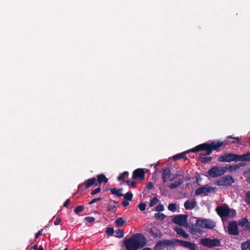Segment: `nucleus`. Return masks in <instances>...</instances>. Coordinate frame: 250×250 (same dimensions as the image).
I'll return each mask as SVG.
<instances>
[{
  "label": "nucleus",
  "instance_id": "1",
  "mask_svg": "<svg viewBox=\"0 0 250 250\" xmlns=\"http://www.w3.org/2000/svg\"><path fill=\"white\" fill-rule=\"evenodd\" d=\"M225 144L223 141H213L210 144H203L197 146L190 151L193 152L199 151L201 150H205V153H201L203 155H209L212 151V150H216L218 148L220 147Z\"/></svg>",
  "mask_w": 250,
  "mask_h": 250
},
{
  "label": "nucleus",
  "instance_id": "2",
  "mask_svg": "<svg viewBox=\"0 0 250 250\" xmlns=\"http://www.w3.org/2000/svg\"><path fill=\"white\" fill-rule=\"evenodd\" d=\"M215 210L222 219L232 218L236 215V211L234 209L229 208L226 204L217 207Z\"/></svg>",
  "mask_w": 250,
  "mask_h": 250
},
{
  "label": "nucleus",
  "instance_id": "3",
  "mask_svg": "<svg viewBox=\"0 0 250 250\" xmlns=\"http://www.w3.org/2000/svg\"><path fill=\"white\" fill-rule=\"evenodd\" d=\"M215 188L208 185H206L196 189L195 191L196 195L208 196L209 194L214 192Z\"/></svg>",
  "mask_w": 250,
  "mask_h": 250
},
{
  "label": "nucleus",
  "instance_id": "4",
  "mask_svg": "<svg viewBox=\"0 0 250 250\" xmlns=\"http://www.w3.org/2000/svg\"><path fill=\"white\" fill-rule=\"evenodd\" d=\"M225 169L224 167H213L208 170V174L211 177H218L225 173Z\"/></svg>",
  "mask_w": 250,
  "mask_h": 250
},
{
  "label": "nucleus",
  "instance_id": "5",
  "mask_svg": "<svg viewBox=\"0 0 250 250\" xmlns=\"http://www.w3.org/2000/svg\"><path fill=\"white\" fill-rule=\"evenodd\" d=\"M234 182V179L230 175H227L221 177L215 182V184L219 186H229Z\"/></svg>",
  "mask_w": 250,
  "mask_h": 250
},
{
  "label": "nucleus",
  "instance_id": "6",
  "mask_svg": "<svg viewBox=\"0 0 250 250\" xmlns=\"http://www.w3.org/2000/svg\"><path fill=\"white\" fill-rule=\"evenodd\" d=\"M196 225L201 228L208 229H212L215 227V222L208 219L197 220Z\"/></svg>",
  "mask_w": 250,
  "mask_h": 250
},
{
  "label": "nucleus",
  "instance_id": "7",
  "mask_svg": "<svg viewBox=\"0 0 250 250\" xmlns=\"http://www.w3.org/2000/svg\"><path fill=\"white\" fill-rule=\"evenodd\" d=\"M201 243L203 246L208 248L218 247L221 245L220 240L216 238H204L201 240Z\"/></svg>",
  "mask_w": 250,
  "mask_h": 250
},
{
  "label": "nucleus",
  "instance_id": "8",
  "mask_svg": "<svg viewBox=\"0 0 250 250\" xmlns=\"http://www.w3.org/2000/svg\"><path fill=\"white\" fill-rule=\"evenodd\" d=\"M138 249L143 248L146 243V238L141 234H137L131 237Z\"/></svg>",
  "mask_w": 250,
  "mask_h": 250
},
{
  "label": "nucleus",
  "instance_id": "9",
  "mask_svg": "<svg viewBox=\"0 0 250 250\" xmlns=\"http://www.w3.org/2000/svg\"><path fill=\"white\" fill-rule=\"evenodd\" d=\"M235 154L231 153H225L223 155L220 156L217 161L219 162H235Z\"/></svg>",
  "mask_w": 250,
  "mask_h": 250
},
{
  "label": "nucleus",
  "instance_id": "10",
  "mask_svg": "<svg viewBox=\"0 0 250 250\" xmlns=\"http://www.w3.org/2000/svg\"><path fill=\"white\" fill-rule=\"evenodd\" d=\"M172 245V242L169 240H163L158 242L155 245L154 250H166Z\"/></svg>",
  "mask_w": 250,
  "mask_h": 250
},
{
  "label": "nucleus",
  "instance_id": "11",
  "mask_svg": "<svg viewBox=\"0 0 250 250\" xmlns=\"http://www.w3.org/2000/svg\"><path fill=\"white\" fill-rule=\"evenodd\" d=\"M173 223L183 227H187V215H177L173 218Z\"/></svg>",
  "mask_w": 250,
  "mask_h": 250
},
{
  "label": "nucleus",
  "instance_id": "12",
  "mask_svg": "<svg viewBox=\"0 0 250 250\" xmlns=\"http://www.w3.org/2000/svg\"><path fill=\"white\" fill-rule=\"evenodd\" d=\"M178 174H175L172 177L171 172L168 168H166L163 170V181L164 183H166L168 180L173 181L175 178L178 177Z\"/></svg>",
  "mask_w": 250,
  "mask_h": 250
},
{
  "label": "nucleus",
  "instance_id": "13",
  "mask_svg": "<svg viewBox=\"0 0 250 250\" xmlns=\"http://www.w3.org/2000/svg\"><path fill=\"white\" fill-rule=\"evenodd\" d=\"M145 173L143 169L138 168L135 170L133 173L132 178L134 180L143 181L145 179Z\"/></svg>",
  "mask_w": 250,
  "mask_h": 250
},
{
  "label": "nucleus",
  "instance_id": "14",
  "mask_svg": "<svg viewBox=\"0 0 250 250\" xmlns=\"http://www.w3.org/2000/svg\"><path fill=\"white\" fill-rule=\"evenodd\" d=\"M237 223L236 221L229 222L228 226V232L232 235H237L239 234Z\"/></svg>",
  "mask_w": 250,
  "mask_h": 250
},
{
  "label": "nucleus",
  "instance_id": "15",
  "mask_svg": "<svg viewBox=\"0 0 250 250\" xmlns=\"http://www.w3.org/2000/svg\"><path fill=\"white\" fill-rule=\"evenodd\" d=\"M176 241L178 242L181 246L185 248H188L190 250H196V246L194 243L180 240H176Z\"/></svg>",
  "mask_w": 250,
  "mask_h": 250
},
{
  "label": "nucleus",
  "instance_id": "16",
  "mask_svg": "<svg viewBox=\"0 0 250 250\" xmlns=\"http://www.w3.org/2000/svg\"><path fill=\"white\" fill-rule=\"evenodd\" d=\"M239 225L244 228V229L245 231H249L250 230V221H248V220L246 218H244L241 219L239 221Z\"/></svg>",
  "mask_w": 250,
  "mask_h": 250
},
{
  "label": "nucleus",
  "instance_id": "17",
  "mask_svg": "<svg viewBox=\"0 0 250 250\" xmlns=\"http://www.w3.org/2000/svg\"><path fill=\"white\" fill-rule=\"evenodd\" d=\"M235 162L238 161H250V152L242 155H237L235 154Z\"/></svg>",
  "mask_w": 250,
  "mask_h": 250
},
{
  "label": "nucleus",
  "instance_id": "18",
  "mask_svg": "<svg viewBox=\"0 0 250 250\" xmlns=\"http://www.w3.org/2000/svg\"><path fill=\"white\" fill-rule=\"evenodd\" d=\"M126 250H137L138 249L132 237L126 240Z\"/></svg>",
  "mask_w": 250,
  "mask_h": 250
},
{
  "label": "nucleus",
  "instance_id": "19",
  "mask_svg": "<svg viewBox=\"0 0 250 250\" xmlns=\"http://www.w3.org/2000/svg\"><path fill=\"white\" fill-rule=\"evenodd\" d=\"M196 205V202L195 199L192 198L188 200L184 203V207L186 209L190 210L193 209Z\"/></svg>",
  "mask_w": 250,
  "mask_h": 250
},
{
  "label": "nucleus",
  "instance_id": "20",
  "mask_svg": "<svg viewBox=\"0 0 250 250\" xmlns=\"http://www.w3.org/2000/svg\"><path fill=\"white\" fill-rule=\"evenodd\" d=\"M150 232L154 238H161L162 236V233L160 230L156 227H153L150 229Z\"/></svg>",
  "mask_w": 250,
  "mask_h": 250
},
{
  "label": "nucleus",
  "instance_id": "21",
  "mask_svg": "<svg viewBox=\"0 0 250 250\" xmlns=\"http://www.w3.org/2000/svg\"><path fill=\"white\" fill-rule=\"evenodd\" d=\"M110 192L114 194L116 197H119L121 196H125V194L124 195L123 193H121V192L123 190V188H120L117 189L116 188H113L109 189Z\"/></svg>",
  "mask_w": 250,
  "mask_h": 250
},
{
  "label": "nucleus",
  "instance_id": "22",
  "mask_svg": "<svg viewBox=\"0 0 250 250\" xmlns=\"http://www.w3.org/2000/svg\"><path fill=\"white\" fill-rule=\"evenodd\" d=\"M85 188H88L91 187L92 186L95 185V186L98 185V183H97V180L96 178L93 177L91 179H89L85 181Z\"/></svg>",
  "mask_w": 250,
  "mask_h": 250
},
{
  "label": "nucleus",
  "instance_id": "23",
  "mask_svg": "<svg viewBox=\"0 0 250 250\" xmlns=\"http://www.w3.org/2000/svg\"><path fill=\"white\" fill-rule=\"evenodd\" d=\"M97 177V183H98V184H99L100 186L101 184H102V183H106L108 182V179L104 174L98 175Z\"/></svg>",
  "mask_w": 250,
  "mask_h": 250
},
{
  "label": "nucleus",
  "instance_id": "24",
  "mask_svg": "<svg viewBox=\"0 0 250 250\" xmlns=\"http://www.w3.org/2000/svg\"><path fill=\"white\" fill-rule=\"evenodd\" d=\"M175 231L177 233L184 238H187L188 237V235L187 233L182 228L179 227H176L174 228Z\"/></svg>",
  "mask_w": 250,
  "mask_h": 250
},
{
  "label": "nucleus",
  "instance_id": "25",
  "mask_svg": "<svg viewBox=\"0 0 250 250\" xmlns=\"http://www.w3.org/2000/svg\"><path fill=\"white\" fill-rule=\"evenodd\" d=\"M241 250H250V240H248L241 244Z\"/></svg>",
  "mask_w": 250,
  "mask_h": 250
},
{
  "label": "nucleus",
  "instance_id": "26",
  "mask_svg": "<svg viewBox=\"0 0 250 250\" xmlns=\"http://www.w3.org/2000/svg\"><path fill=\"white\" fill-rule=\"evenodd\" d=\"M183 182V180L182 179H179L177 181H176L175 182L171 183L169 186V188L170 189H174L179 186L181 185Z\"/></svg>",
  "mask_w": 250,
  "mask_h": 250
},
{
  "label": "nucleus",
  "instance_id": "27",
  "mask_svg": "<svg viewBox=\"0 0 250 250\" xmlns=\"http://www.w3.org/2000/svg\"><path fill=\"white\" fill-rule=\"evenodd\" d=\"M115 236L116 237L121 238L123 237L124 235V231L123 230H121L120 229H118L115 231Z\"/></svg>",
  "mask_w": 250,
  "mask_h": 250
},
{
  "label": "nucleus",
  "instance_id": "28",
  "mask_svg": "<svg viewBox=\"0 0 250 250\" xmlns=\"http://www.w3.org/2000/svg\"><path fill=\"white\" fill-rule=\"evenodd\" d=\"M125 223V222L122 217L119 218L115 221L116 225L118 227H121L123 226Z\"/></svg>",
  "mask_w": 250,
  "mask_h": 250
},
{
  "label": "nucleus",
  "instance_id": "29",
  "mask_svg": "<svg viewBox=\"0 0 250 250\" xmlns=\"http://www.w3.org/2000/svg\"><path fill=\"white\" fill-rule=\"evenodd\" d=\"M84 209V207L82 205L78 206L74 209V212L76 214H79Z\"/></svg>",
  "mask_w": 250,
  "mask_h": 250
},
{
  "label": "nucleus",
  "instance_id": "30",
  "mask_svg": "<svg viewBox=\"0 0 250 250\" xmlns=\"http://www.w3.org/2000/svg\"><path fill=\"white\" fill-rule=\"evenodd\" d=\"M224 168H226L225 169V173L226 172L227 170H229V171H232L234 170H237L236 165H229L228 167H225Z\"/></svg>",
  "mask_w": 250,
  "mask_h": 250
},
{
  "label": "nucleus",
  "instance_id": "31",
  "mask_svg": "<svg viewBox=\"0 0 250 250\" xmlns=\"http://www.w3.org/2000/svg\"><path fill=\"white\" fill-rule=\"evenodd\" d=\"M168 209L171 211L175 212L176 210V205L174 203H170L168 206Z\"/></svg>",
  "mask_w": 250,
  "mask_h": 250
},
{
  "label": "nucleus",
  "instance_id": "32",
  "mask_svg": "<svg viewBox=\"0 0 250 250\" xmlns=\"http://www.w3.org/2000/svg\"><path fill=\"white\" fill-rule=\"evenodd\" d=\"M105 232L107 235L112 236L115 232V231L113 228L108 227L107 228Z\"/></svg>",
  "mask_w": 250,
  "mask_h": 250
},
{
  "label": "nucleus",
  "instance_id": "33",
  "mask_svg": "<svg viewBox=\"0 0 250 250\" xmlns=\"http://www.w3.org/2000/svg\"><path fill=\"white\" fill-rule=\"evenodd\" d=\"M155 217L156 219L159 220H163L166 217V215L162 213H156L155 214Z\"/></svg>",
  "mask_w": 250,
  "mask_h": 250
},
{
  "label": "nucleus",
  "instance_id": "34",
  "mask_svg": "<svg viewBox=\"0 0 250 250\" xmlns=\"http://www.w3.org/2000/svg\"><path fill=\"white\" fill-rule=\"evenodd\" d=\"M246 181L250 185V169L245 172Z\"/></svg>",
  "mask_w": 250,
  "mask_h": 250
},
{
  "label": "nucleus",
  "instance_id": "35",
  "mask_svg": "<svg viewBox=\"0 0 250 250\" xmlns=\"http://www.w3.org/2000/svg\"><path fill=\"white\" fill-rule=\"evenodd\" d=\"M114 204H108L107 205V210L108 211H114V209L116 208V204L117 202L114 201Z\"/></svg>",
  "mask_w": 250,
  "mask_h": 250
},
{
  "label": "nucleus",
  "instance_id": "36",
  "mask_svg": "<svg viewBox=\"0 0 250 250\" xmlns=\"http://www.w3.org/2000/svg\"><path fill=\"white\" fill-rule=\"evenodd\" d=\"M186 155V153H182L178 154H177L176 155H174L173 156V159L175 161L181 158L185 157V156Z\"/></svg>",
  "mask_w": 250,
  "mask_h": 250
},
{
  "label": "nucleus",
  "instance_id": "37",
  "mask_svg": "<svg viewBox=\"0 0 250 250\" xmlns=\"http://www.w3.org/2000/svg\"><path fill=\"white\" fill-rule=\"evenodd\" d=\"M158 201H159V200L157 198L154 197V198H152L149 203V207H153L155 204H156Z\"/></svg>",
  "mask_w": 250,
  "mask_h": 250
},
{
  "label": "nucleus",
  "instance_id": "38",
  "mask_svg": "<svg viewBox=\"0 0 250 250\" xmlns=\"http://www.w3.org/2000/svg\"><path fill=\"white\" fill-rule=\"evenodd\" d=\"M246 202L250 205V191H248L246 194Z\"/></svg>",
  "mask_w": 250,
  "mask_h": 250
},
{
  "label": "nucleus",
  "instance_id": "39",
  "mask_svg": "<svg viewBox=\"0 0 250 250\" xmlns=\"http://www.w3.org/2000/svg\"><path fill=\"white\" fill-rule=\"evenodd\" d=\"M101 188L100 187H99V188L95 189L94 190H92L91 192V194L92 195H94L96 194L99 193L101 191Z\"/></svg>",
  "mask_w": 250,
  "mask_h": 250
},
{
  "label": "nucleus",
  "instance_id": "40",
  "mask_svg": "<svg viewBox=\"0 0 250 250\" xmlns=\"http://www.w3.org/2000/svg\"><path fill=\"white\" fill-rule=\"evenodd\" d=\"M102 200V198L101 197H99V198H94L92 200H91L89 203V205H91V204H93L95 203H96L98 201H100Z\"/></svg>",
  "mask_w": 250,
  "mask_h": 250
},
{
  "label": "nucleus",
  "instance_id": "41",
  "mask_svg": "<svg viewBox=\"0 0 250 250\" xmlns=\"http://www.w3.org/2000/svg\"><path fill=\"white\" fill-rule=\"evenodd\" d=\"M155 210L157 211H162L164 210V207L163 205L160 204L158 206H157Z\"/></svg>",
  "mask_w": 250,
  "mask_h": 250
},
{
  "label": "nucleus",
  "instance_id": "42",
  "mask_svg": "<svg viewBox=\"0 0 250 250\" xmlns=\"http://www.w3.org/2000/svg\"><path fill=\"white\" fill-rule=\"evenodd\" d=\"M84 220L85 221L88 222V223H91L94 221L95 218L93 217H86L84 218Z\"/></svg>",
  "mask_w": 250,
  "mask_h": 250
},
{
  "label": "nucleus",
  "instance_id": "43",
  "mask_svg": "<svg viewBox=\"0 0 250 250\" xmlns=\"http://www.w3.org/2000/svg\"><path fill=\"white\" fill-rule=\"evenodd\" d=\"M125 179V171L123 172L118 177V180L119 181H124Z\"/></svg>",
  "mask_w": 250,
  "mask_h": 250
},
{
  "label": "nucleus",
  "instance_id": "44",
  "mask_svg": "<svg viewBox=\"0 0 250 250\" xmlns=\"http://www.w3.org/2000/svg\"><path fill=\"white\" fill-rule=\"evenodd\" d=\"M126 184L128 185H130L133 188L135 187L136 185V182L130 181H126Z\"/></svg>",
  "mask_w": 250,
  "mask_h": 250
},
{
  "label": "nucleus",
  "instance_id": "45",
  "mask_svg": "<svg viewBox=\"0 0 250 250\" xmlns=\"http://www.w3.org/2000/svg\"><path fill=\"white\" fill-rule=\"evenodd\" d=\"M133 197V194L131 192L126 193V200H131Z\"/></svg>",
  "mask_w": 250,
  "mask_h": 250
},
{
  "label": "nucleus",
  "instance_id": "46",
  "mask_svg": "<svg viewBox=\"0 0 250 250\" xmlns=\"http://www.w3.org/2000/svg\"><path fill=\"white\" fill-rule=\"evenodd\" d=\"M146 205L145 203H142L139 205V208L141 211H144L146 209Z\"/></svg>",
  "mask_w": 250,
  "mask_h": 250
},
{
  "label": "nucleus",
  "instance_id": "47",
  "mask_svg": "<svg viewBox=\"0 0 250 250\" xmlns=\"http://www.w3.org/2000/svg\"><path fill=\"white\" fill-rule=\"evenodd\" d=\"M70 200L69 199H67L65 202L63 203V207H65V208H67L68 207V205L70 204Z\"/></svg>",
  "mask_w": 250,
  "mask_h": 250
},
{
  "label": "nucleus",
  "instance_id": "48",
  "mask_svg": "<svg viewBox=\"0 0 250 250\" xmlns=\"http://www.w3.org/2000/svg\"><path fill=\"white\" fill-rule=\"evenodd\" d=\"M147 188L151 189L153 188V184L152 182H149L146 185Z\"/></svg>",
  "mask_w": 250,
  "mask_h": 250
},
{
  "label": "nucleus",
  "instance_id": "49",
  "mask_svg": "<svg viewBox=\"0 0 250 250\" xmlns=\"http://www.w3.org/2000/svg\"><path fill=\"white\" fill-rule=\"evenodd\" d=\"M42 229L39 230L36 234L35 236V239H37L40 236L42 235Z\"/></svg>",
  "mask_w": 250,
  "mask_h": 250
},
{
  "label": "nucleus",
  "instance_id": "50",
  "mask_svg": "<svg viewBox=\"0 0 250 250\" xmlns=\"http://www.w3.org/2000/svg\"><path fill=\"white\" fill-rule=\"evenodd\" d=\"M61 218H57L56 221L54 222V225L57 226L61 222Z\"/></svg>",
  "mask_w": 250,
  "mask_h": 250
},
{
  "label": "nucleus",
  "instance_id": "51",
  "mask_svg": "<svg viewBox=\"0 0 250 250\" xmlns=\"http://www.w3.org/2000/svg\"><path fill=\"white\" fill-rule=\"evenodd\" d=\"M84 185V183H82L81 184H80L78 186V191L76 192L74 194V196L75 195H76L77 193L79 192V190Z\"/></svg>",
  "mask_w": 250,
  "mask_h": 250
},
{
  "label": "nucleus",
  "instance_id": "52",
  "mask_svg": "<svg viewBox=\"0 0 250 250\" xmlns=\"http://www.w3.org/2000/svg\"><path fill=\"white\" fill-rule=\"evenodd\" d=\"M211 159L212 158L211 157H205V158H204V161L208 162L210 161Z\"/></svg>",
  "mask_w": 250,
  "mask_h": 250
},
{
  "label": "nucleus",
  "instance_id": "53",
  "mask_svg": "<svg viewBox=\"0 0 250 250\" xmlns=\"http://www.w3.org/2000/svg\"><path fill=\"white\" fill-rule=\"evenodd\" d=\"M237 169L239 168L240 167L244 166V163H239L238 164L235 165Z\"/></svg>",
  "mask_w": 250,
  "mask_h": 250
},
{
  "label": "nucleus",
  "instance_id": "54",
  "mask_svg": "<svg viewBox=\"0 0 250 250\" xmlns=\"http://www.w3.org/2000/svg\"><path fill=\"white\" fill-rule=\"evenodd\" d=\"M228 138H232L235 140L236 141H239V138L238 137H232V136H228Z\"/></svg>",
  "mask_w": 250,
  "mask_h": 250
},
{
  "label": "nucleus",
  "instance_id": "55",
  "mask_svg": "<svg viewBox=\"0 0 250 250\" xmlns=\"http://www.w3.org/2000/svg\"><path fill=\"white\" fill-rule=\"evenodd\" d=\"M124 199L123 200V201L122 202V205H123V206L125 207V196H124Z\"/></svg>",
  "mask_w": 250,
  "mask_h": 250
},
{
  "label": "nucleus",
  "instance_id": "56",
  "mask_svg": "<svg viewBox=\"0 0 250 250\" xmlns=\"http://www.w3.org/2000/svg\"><path fill=\"white\" fill-rule=\"evenodd\" d=\"M38 248H39V247H38V245H34V246L33 247V249L34 250H38Z\"/></svg>",
  "mask_w": 250,
  "mask_h": 250
},
{
  "label": "nucleus",
  "instance_id": "57",
  "mask_svg": "<svg viewBox=\"0 0 250 250\" xmlns=\"http://www.w3.org/2000/svg\"><path fill=\"white\" fill-rule=\"evenodd\" d=\"M37 250H44L43 247L42 246H40Z\"/></svg>",
  "mask_w": 250,
  "mask_h": 250
},
{
  "label": "nucleus",
  "instance_id": "58",
  "mask_svg": "<svg viewBox=\"0 0 250 250\" xmlns=\"http://www.w3.org/2000/svg\"><path fill=\"white\" fill-rule=\"evenodd\" d=\"M142 250H151V249L149 248H145Z\"/></svg>",
  "mask_w": 250,
  "mask_h": 250
},
{
  "label": "nucleus",
  "instance_id": "59",
  "mask_svg": "<svg viewBox=\"0 0 250 250\" xmlns=\"http://www.w3.org/2000/svg\"><path fill=\"white\" fill-rule=\"evenodd\" d=\"M125 246V240L123 241V246Z\"/></svg>",
  "mask_w": 250,
  "mask_h": 250
},
{
  "label": "nucleus",
  "instance_id": "60",
  "mask_svg": "<svg viewBox=\"0 0 250 250\" xmlns=\"http://www.w3.org/2000/svg\"><path fill=\"white\" fill-rule=\"evenodd\" d=\"M129 205V203L126 201V206Z\"/></svg>",
  "mask_w": 250,
  "mask_h": 250
},
{
  "label": "nucleus",
  "instance_id": "61",
  "mask_svg": "<svg viewBox=\"0 0 250 250\" xmlns=\"http://www.w3.org/2000/svg\"><path fill=\"white\" fill-rule=\"evenodd\" d=\"M63 250H68V249H66V248H65V249H64Z\"/></svg>",
  "mask_w": 250,
  "mask_h": 250
},
{
  "label": "nucleus",
  "instance_id": "62",
  "mask_svg": "<svg viewBox=\"0 0 250 250\" xmlns=\"http://www.w3.org/2000/svg\"><path fill=\"white\" fill-rule=\"evenodd\" d=\"M146 191V189L144 190V192H145Z\"/></svg>",
  "mask_w": 250,
  "mask_h": 250
}]
</instances>
